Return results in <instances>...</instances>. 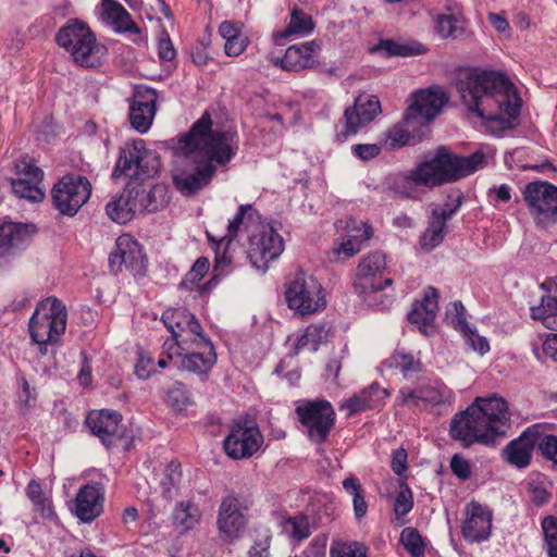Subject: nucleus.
<instances>
[{"instance_id":"1","label":"nucleus","mask_w":557,"mask_h":557,"mask_svg":"<svg viewBox=\"0 0 557 557\" xmlns=\"http://www.w3.org/2000/svg\"><path fill=\"white\" fill-rule=\"evenodd\" d=\"M211 114L206 111L190 128L177 137L158 141L177 158L172 182L183 196L193 197L210 185L216 165L226 166L237 154L239 138L236 131L213 129Z\"/></svg>"},{"instance_id":"2","label":"nucleus","mask_w":557,"mask_h":557,"mask_svg":"<svg viewBox=\"0 0 557 557\" xmlns=\"http://www.w3.org/2000/svg\"><path fill=\"white\" fill-rule=\"evenodd\" d=\"M456 89L468 111L481 120L498 123L503 131L517 127L522 99L505 72L469 67L457 78Z\"/></svg>"},{"instance_id":"3","label":"nucleus","mask_w":557,"mask_h":557,"mask_svg":"<svg viewBox=\"0 0 557 557\" xmlns=\"http://www.w3.org/2000/svg\"><path fill=\"white\" fill-rule=\"evenodd\" d=\"M509 423L507 400L492 394L485 398L476 397L465 410L457 412L450 420L449 435L463 448L474 443L494 447L498 437L506 436Z\"/></svg>"},{"instance_id":"4","label":"nucleus","mask_w":557,"mask_h":557,"mask_svg":"<svg viewBox=\"0 0 557 557\" xmlns=\"http://www.w3.org/2000/svg\"><path fill=\"white\" fill-rule=\"evenodd\" d=\"M448 101L449 95L441 86L416 90L403 120L385 132L389 149L413 147L426 139L431 134L430 123Z\"/></svg>"},{"instance_id":"5","label":"nucleus","mask_w":557,"mask_h":557,"mask_svg":"<svg viewBox=\"0 0 557 557\" xmlns=\"http://www.w3.org/2000/svg\"><path fill=\"white\" fill-rule=\"evenodd\" d=\"M424 171L429 188L456 183L486 164V157L482 150L470 156H459L446 146H440L434 153H426L420 161Z\"/></svg>"},{"instance_id":"6","label":"nucleus","mask_w":557,"mask_h":557,"mask_svg":"<svg viewBox=\"0 0 557 557\" xmlns=\"http://www.w3.org/2000/svg\"><path fill=\"white\" fill-rule=\"evenodd\" d=\"M55 42L73 61L85 69L100 67L108 53L104 45L97 41L95 33L79 18H70L55 34Z\"/></svg>"},{"instance_id":"7","label":"nucleus","mask_w":557,"mask_h":557,"mask_svg":"<svg viewBox=\"0 0 557 557\" xmlns=\"http://www.w3.org/2000/svg\"><path fill=\"white\" fill-rule=\"evenodd\" d=\"M161 158L154 150L146 148L144 139L126 141L120 147L119 159L112 171V177L129 176L131 181H144L159 175Z\"/></svg>"},{"instance_id":"8","label":"nucleus","mask_w":557,"mask_h":557,"mask_svg":"<svg viewBox=\"0 0 557 557\" xmlns=\"http://www.w3.org/2000/svg\"><path fill=\"white\" fill-rule=\"evenodd\" d=\"M65 305L54 296L41 300L28 321V331L35 344H58L66 330Z\"/></svg>"},{"instance_id":"9","label":"nucleus","mask_w":557,"mask_h":557,"mask_svg":"<svg viewBox=\"0 0 557 557\" xmlns=\"http://www.w3.org/2000/svg\"><path fill=\"white\" fill-rule=\"evenodd\" d=\"M249 509L250 502L233 490L222 497L216 515V529L223 543L233 544L243 537L249 523Z\"/></svg>"},{"instance_id":"10","label":"nucleus","mask_w":557,"mask_h":557,"mask_svg":"<svg viewBox=\"0 0 557 557\" xmlns=\"http://www.w3.org/2000/svg\"><path fill=\"white\" fill-rule=\"evenodd\" d=\"M284 296L287 307L302 317L326 307L322 285L314 276H307L301 270L285 284Z\"/></svg>"},{"instance_id":"11","label":"nucleus","mask_w":557,"mask_h":557,"mask_svg":"<svg viewBox=\"0 0 557 557\" xmlns=\"http://www.w3.org/2000/svg\"><path fill=\"white\" fill-rule=\"evenodd\" d=\"M50 196L60 215L73 218L89 200L91 184L84 175L67 173L53 184Z\"/></svg>"},{"instance_id":"12","label":"nucleus","mask_w":557,"mask_h":557,"mask_svg":"<svg viewBox=\"0 0 557 557\" xmlns=\"http://www.w3.org/2000/svg\"><path fill=\"white\" fill-rule=\"evenodd\" d=\"M535 225L547 230L557 223V186L545 181L528 183L522 190Z\"/></svg>"},{"instance_id":"13","label":"nucleus","mask_w":557,"mask_h":557,"mask_svg":"<svg viewBox=\"0 0 557 557\" xmlns=\"http://www.w3.org/2000/svg\"><path fill=\"white\" fill-rule=\"evenodd\" d=\"M295 411L311 441L317 444L327 441L336 421V413L329 400H306Z\"/></svg>"},{"instance_id":"14","label":"nucleus","mask_w":557,"mask_h":557,"mask_svg":"<svg viewBox=\"0 0 557 557\" xmlns=\"http://www.w3.org/2000/svg\"><path fill=\"white\" fill-rule=\"evenodd\" d=\"M263 435L255 420H235L223 441L225 454L233 460L251 458L263 444Z\"/></svg>"},{"instance_id":"15","label":"nucleus","mask_w":557,"mask_h":557,"mask_svg":"<svg viewBox=\"0 0 557 557\" xmlns=\"http://www.w3.org/2000/svg\"><path fill=\"white\" fill-rule=\"evenodd\" d=\"M125 267L134 276H145L148 271V258L143 245L131 235H121L115 248L109 255V269L114 275Z\"/></svg>"},{"instance_id":"16","label":"nucleus","mask_w":557,"mask_h":557,"mask_svg":"<svg viewBox=\"0 0 557 557\" xmlns=\"http://www.w3.org/2000/svg\"><path fill=\"white\" fill-rule=\"evenodd\" d=\"M258 227L259 232L249 236L247 257L253 268L265 272L269 262L283 252L284 242L272 225L262 223Z\"/></svg>"},{"instance_id":"17","label":"nucleus","mask_w":557,"mask_h":557,"mask_svg":"<svg viewBox=\"0 0 557 557\" xmlns=\"http://www.w3.org/2000/svg\"><path fill=\"white\" fill-rule=\"evenodd\" d=\"M122 420V413L116 410H91L86 417L85 424L107 449H111L119 442L129 437L126 428L121 424Z\"/></svg>"},{"instance_id":"18","label":"nucleus","mask_w":557,"mask_h":557,"mask_svg":"<svg viewBox=\"0 0 557 557\" xmlns=\"http://www.w3.org/2000/svg\"><path fill=\"white\" fill-rule=\"evenodd\" d=\"M381 102L377 96L359 95L354 106L346 108L342 120L344 129L336 134V140L344 143L351 135H356L362 127L372 122L381 113Z\"/></svg>"},{"instance_id":"19","label":"nucleus","mask_w":557,"mask_h":557,"mask_svg":"<svg viewBox=\"0 0 557 557\" xmlns=\"http://www.w3.org/2000/svg\"><path fill=\"white\" fill-rule=\"evenodd\" d=\"M321 49L320 40L305 41L289 46L283 58L280 59V65L284 71L300 72L302 70H314L320 73L335 74L336 69L325 66L317 59V52Z\"/></svg>"},{"instance_id":"20","label":"nucleus","mask_w":557,"mask_h":557,"mask_svg":"<svg viewBox=\"0 0 557 557\" xmlns=\"http://www.w3.org/2000/svg\"><path fill=\"white\" fill-rule=\"evenodd\" d=\"M37 232V225L32 222H13L8 216L0 220V259L24 250Z\"/></svg>"},{"instance_id":"21","label":"nucleus","mask_w":557,"mask_h":557,"mask_svg":"<svg viewBox=\"0 0 557 557\" xmlns=\"http://www.w3.org/2000/svg\"><path fill=\"white\" fill-rule=\"evenodd\" d=\"M493 511L486 505L472 500L466 507L461 533L468 543L487 541L492 534Z\"/></svg>"},{"instance_id":"22","label":"nucleus","mask_w":557,"mask_h":557,"mask_svg":"<svg viewBox=\"0 0 557 557\" xmlns=\"http://www.w3.org/2000/svg\"><path fill=\"white\" fill-rule=\"evenodd\" d=\"M125 191L135 202L137 212L154 213L169 202L166 186L162 184H154L147 189L143 182L129 181L125 185Z\"/></svg>"},{"instance_id":"23","label":"nucleus","mask_w":557,"mask_h":557,"mask_svg":"<svg viewBox=\"0 0 557 557\" xmlns=\"http://www.w3.org/2000/svg\"><path fill=\"white\" fill-rule=\"evenodd\" d=\"M104 494L100 482H94L79 487L72 512L83 523H91L103 511Z\"/></svg>"},{"instance_id":"24","label":"nucleus","mask_w":557,"mask_h":557,"mask_svg":"<svg viewBox=\"0 0 557 557\" xmlns=\"http://www.w3.org/2000/svg\"><path fill=\"white\" fill-rule=\"evenodd\" d=\"M536 423L528 426L515 440L510 441L502 450V457L517 469L530 466L532 454L536 448Z\"/></svg>"},{"instance_id":"25","label":"nucleus","mask_w":557,"mask_h":557,"mask_svg":"<svg viewBox=\"0 0 557 557\" xmlns=\"http://www.w3.org/2000/svg\"><path fill=\"white\" fill-rule=\"evenodd\" d=\"M385 186L388 190L408 199L413 198L416 187L424 186L429 188V184L420 162L407 172H398L388 175L385 180Z\"/></svg>"},{"instance_id":"26","label":"nucleus","mask_w":557,"mask_h":557,"mask_svg":"<svg viewBox=\"0 0 557 557\" xmlns=\"http://www.w3.org/2000/svg\"><path fill=\"white\" fill-rule=\"evenodd\" d=\"M393 284L392 278H385L380 282H356L352 283L354 293L362 299L364 304L375 310H386L393 304L391 296L382 294V292Z\"/></svg>"},{"instance_id":"27","label":"nucleus","mask_w":557,"mask_h":557,"mask_svg":"<svg viewBox=\"0 0 557 557\" xmlns=\"http://www.w3.org/2000/svg\"><path fill=\"white\" fill-rule=\"evenodd\" d=\"M428 49L417 40L400 42L389 38H381L370 52L381 53L384 58L413 57L424 54Z\"/></svg>"},{"instance_id":"28","label":"nucleus","mask_w":557,"mask_h":557,"mask_svg":"<svg viewBox=\"0 0 557 557\" xmlns=\"http://www.w3.org/2000/svg\"><path fill=\"white\" fill-rule=\"evenodd\" d=\"M263 222L262 215L251 203L240 205L234 218L230 220L227 225V233L224 236L227 238V245L237 237L238 232L244 227L248 230L252 226L261 225Z\"/></svg>"},{"instance_id":"29","label":"nucleus","mask_w":557,"mask_h":557,"mask_svg":"<svg viewBox=\"0 0 557 557\" xmlns=\"http://www.w3.org/2000/svg\"><path fill=\"white\" fill-rule=\"evenodd\" d=\"M209 348L205 356L201 352H185L183 358L175 361L177 370H186L196 374H207L216 362V352L214 346H202Z\"/></svg>"},{"instance_id":"30","label":"nucleus","mask_w":557,"mask_h":557,"mask_svg":"<svg viewBox=\"0 0 557 557\" xmlns=\"http://www.w3.org/2000/svg\"><path fill=\"white\" fill-rule=\"evenodd\" d=\"M201 511L193 500H183L175 505L172 524L181 534L193 530L201 521Z\"/></svg>"},{"instance_id":"31","label":"nucleus","mask_w":557,"mask_h":557,"mask_svg":"<svg viewBox=\"0 0 557 557\" xmlns=\"http://www.w3.org/2000/svg\"><path fill=\"white\" fill-rule=\"evenodd\" d=\"M136 205L131 199L128 193L123 191L112 197L106 206V213L110 220L119 224H126L132 221L136 214Z\"/></svg>"},{"instance_id":"32","label":"nucleus","mask_w":557,"mask_h":557,"mask_svg":"<svg viewBox=\"0 0 557 557\" xmlns=\"http://www.w3.org/2000/svg\"><path fill=\"white\" fill-rule=\"evenodd\" d=\"M101 5L107 18L114 25L119 33L128 32L138 34L139 27L132 21L131 14L116 0H101Z\"/></svg>"},{"instance_id":"33","label":"nucleus","mask_w":557,"mask_h":557,"mask_svg":"<svg viewBox=\"0 0 557 557\" xmlns=\"http://www.w3.org/2000/svg\"><path fill=\"white\" fill-rule=\"evenodd\" d=\"M314 29V22L311 15L306 14L298 8H294L290 12V21L287 27L273 35V40L276 46H283L285 40L295 34H308Z\"/></svg>"},{"instance_id":"34","label":"nucleus","mask_w":557,"mask_h":557,"mask_svg":"<svg viewBox=\"0 0 557 557\" xmlns=\"http://www.w3.org/2000/svg\"><path fill=\"white\" fill-rule=\"evenodd\" d=\"M554 284L553 293L544 295L540 305L531 307L530 311L533 320L542 321L545 327L557 331V278Z\"/></svg>"},{"instance_id":"35","label":"nucleus","mask_w":557,"mask_h":557,"mask_svg":"<svg viewBox=\"0 0 557 557\" xmlns=\"http://www.w3.org/2000/svg\"><path fill=\"white\" fill-rule=\"evenodd\" d=\"M399 405L419 406V401L431 405H440L444 403V396L440 388L433 386H421L414 389L406 391L401 388L397 397Z\"/></svg>"},{"instance_id":"36","label":"nucleus","mask_w":557,"mask_h":557,"mask_svg":"<svg viewBox=\"0 0 557 557\" xmlns=\"http://www.w3.org/2000/svg\"><path fill=\"white\" fill-rule=\"evenodd\" d=\"M440 292L434 286H428L423 292L421 299H416L410 310V317L418 315V309L424 310V318L422 319L424 324H434L436 320L438 307Z\"/></svg>"},{"instance_id":"37","label":"nucleus","mask_w":557,"mask_h":557,"mask_svg":"<svg viewBox=\"0 0 557 557\" xmlns=\"http://www.w3.org/2000/svg\"><path fill=\"white\" fill-rule=\"evenodd\" d=\"M386 267L385 255L381 251L370 252L357 267L356 282H375V275Z\"/></svg>"},{"instance_id":"38","label":"nucleus","mask_w":557,"mask_h":557,"mask_svg":"<svg viewBox=\"0 0 557 557\" xmlns=\"http://www.w3.org/2000/svg\"><path fill=\"white\" fill-rule=\"evenodd\" d=\"M186 308H173L163 312L161 321L165 327L171 332L173 338H180L181 333L187 330L189 317L193 315Z\"/></svg>"},{"instance_id":"39","label":"nucleus","mask_w":557,"mask_h":557,"mask_svg":"<svg viewBox=\"0 0 557 557\" xmlns=\"http://www.w3.org/2000/svg\"><path fill=\"white\" fill-rule=\"evenodd\" d=\"M387 368L399 369L405 376L408 373H420L423 371V364L419 359H414L410 352L395 350L394 354L383 362Z\"/></svg>"},{"instance_id":"40","label":"nucleus","mask_w":557,"mask_h":557,"mask_svg":"<svg viewBox=\"0 0 557 557\" xmlns=\"http://www.w3.org/2000/svg\"><path fill=\"white\" fill-rule=\"evenodd\" d=\"M536 437L537 454L557 467V435L545 433L542 424L536 423Z\"/></svg>"},{"instance_id":"41","label":"nucleus","mask_w":557,"mask_h":557,"mask_svg":"<svg viewBox=\"0 0 557 557\" xmlns=\"http://www.w3.org/2000/svg\"><path fill=\"white\" fill-rule=\"evenodd\" d=\"M207 238L215 253L213 272L220 273L224 276L225 269L232 263V257L228 255L230 245H227V238L223 236L222 238L216 239L208 232Z\"/></svg>"},{"instance_id":"42","label":"nucleus","mask_w":557,"mask_h":557,"mask_svg":"<svg viewBox=\"0 0 557 557\" xmlns=\"http://www.w3.org/2000/svg\"><path fill=\"white\" fill-rule=\"evenodd\" d=\"M399 542L411 557H424L426 543L416 528H405L400 533Z\"/></svg>"},{"instance_id":"43","label":"nucleus","mask_w":557,"mask_h":557,"mask_svg":"<svg viewBox=\"0 0 557 557\" xmlns=\"http://www.w3.org/2000/svg\"><path fill=\"white\" fill-rule=\"evenodd\" d=\"M446 322L461 334H472V327L466 319V308L461 300L451 304V308H447L445 312Z\"/></svg>"},{"instance_id":"44","label":"nucleus","mask_w":557,"mask_h":557,"mask_svg":"<svg viewBox=\"0 0 557 557\" xmlns=\"http://www.w3.org/2000/svg\"><path fill=\"white\" fill-rule=\"evenodd\" d=\"M157 91L145 85H137L134 88L133 97L129 101L131 108H144L145 110L157 111Z\"/></svg>"},{"instance_id":"45","label":"nucleus","mask_w":557,"mask_h":557,"mask_svg":"<svg viewBox=\"0 0 557 557\" xmlns=\"http://www.w3.org/2000/svg\"><path fill=\"white\" fill-rule=\"evenodd\" d=\"M210 261L207 257H199L191 269L186 273L185 278L180 283V289L191 290V286L200 282L208 273Z\"/></svg>"},{"instance_id":"46","label":"nucleus","mask_w":557,"mask_h":557,"mask_svg":"<svg viewBox=\"0 0 557 557\" xmlns=\"http://www.w3.org/2000/svg\"><path fill=\"white\" fill-rule=\"evenodd\" d=\"M436 28L443 38L453 37L454 39H460L468 36L467 29L458 27L457 18L451 14H441L436 21Z\"/></svg>"},{"instance_id":"47","label":"nucleus","mask_w":557,"mask_h":557,"mask_svg":"<svg viewBox=\"0 0 557 557\" xmlns=\"http://www.w3.org/2000/svg\"><path fill=\"white\" fill-rule=\"evenodd\" d=\"M189 393L182 382H175L168 391L166 405L174 411H183L189 405Z\"/></svg>"},{"instance_id":"48","label":"nucleus","mask_w":557,"mask_h":557,"mask_svg":"<svg viewBox=\"0 0 557 557\" xmlns=\"http://www.w3.org/2000/svg\"><path fill=\"white\" fill-rule=\"evenodd\" d=\"M11 186L14 194L21 198L40 201L45 197V194L28 178H11Z\"/></svg>"},{"instance_id":"49","label":"nucleus","mask_w":557,"mask_h":557,"mask_svg":"<svg viewBox=\"0 0 557 557\" xmlns=\"http://www.w3.org/2000/svg\"><path fill=\"white\" fill-rule=\"evenodd\" d=\"M156 111L145 110L144 108H131L128 120L132 127L140 134H145L151 127Z\"/></svg>"},{"instance_id":"50","label":"nucleus","mask_w":557,"mask_h":557,"mask_svg":"<svg viewBox=\"0 0 557 557\" xmlns=\"http://www.w3.org/2000/svg\"><path fill=\"white\" fill-rule=\"evenodd\" d=\"M182 479L181 463L176 460H171L164 471V476L161 480L162 494L164 498H172V488L175 487Z\"/></svg>"},{"instance_id":"51","label":"nucleus","mask_w":557,"mask_h":557,"mask_svg":"<svg viewBox=\"0 0 557 557\" xmlns=\"http://www.w3.org/2000/svg\"><path fill=\"white\" fill-rule=\"evenodd\" d=\"M399 492L394 502V512L397 519L409 513L413 508V496L409 485L401 481Z\"/></svg>"},{"instance_id":"52","label":"nucleus","mask_w":557,"mask_h":557,"mask_svg":"<svg viewBox=\"0 0 557 557\" xmlns=\"http://www.w3.org/2000/svg\"><path fill=\"white\" fill-rule=\"evenodd\" d=\"M271 542L272 534L269 529L257 530V536L248 549L247 557H270Z\"/></svg>"},{"instance_id":"53","label":"nucleus","mask_w":557,"mask_h":557,"mask_svg":"<svg viewBox=\"0 0 557 557\" xmlns=\"http://www.w3.org/2000/svg\"><path fill=\"white\" fill-rule=\"evenodd\" d=\"M436 230H424L419 238V244L421 248L425 251H431L438 247L447 233V225L441 222Z\"/></svg>"},{"instance_id":"54","label":"nucleus","mask_w":557,"mask_h":557,"mask_svg":"<svg viewBox=\"0 0 557 557\" xmlns=\"http://www.w3.org/2000/svg\"><path fill=\"white\" fill-rule=\"evenodd\" d=\"M544 539L549 557H557V517L547 516L542 521Z\"/></svg>"},{"instance_id":"55","label":"nucleus","mask_w":557,"mask_h":557,"mask_svg":"<svg viewBox=\"0 0 557 557\" xmlns=\"http://www.w3.org/2000/svg\"><path fill=\"white\" fill-rule=\"evenodd\" d=\"M367 403L371 405L370 410L381 409L385 399L389 396V391L381 387L377 382H373L368 387L361 389Z\"/></svg>"},{"instance_id":"56","label":"nucleus","mask_w":557,"mask_h":557,"mask_svg":"<svg viewBox=\"0 0 557 557\" xmlns=\"http://www.w3.org/2000/svg\"><path fill=\"white\" fill-rule=\"evenodd\" d=\"M449 468L451 473L462 482L470 480L472 476V466L470 461L459 453L451 456Z\"/></svg>"},{"instance_id":"57","label":"nucleus","mask_w":557,"mask_h":557,"mask_svg":"<svg viewBox=\"0 0 557 557\" xmlns=\"http://www.w3.org/2000/svg\"><path fill=\"white\" fill-rule=\"evenodd\" d=\"M285 523L292 527L290 535L294 539L302 541L310 536V525L306 515L299 513L295 517H289Z\"/></svg>"},{"instance_id":"58","label":"nucleus","mask_w":557,"mask_h":557,"mask_svg":"<svg viewBox=\"0 0 557 557\" xmlns=\"http://www.w3.org/2000/svg\"><path fill=\"white\" fill-rule=\"evenodd\" d=\"M372 236L371 226H367L364 228L363 234L361 235L362 239H358L356 236H349L346 240H344L338 249V253H343L346 257H352L361 250V244L363 240H368Z\"/></svg>"},{"instance_id":"59","label":"nucleus","mask_w":557,"mask_h":557,"mask_svg":"<svg viewBox=\"0 0 557 557\" xmlns=\"http://www.w3.org/2000/svg\"><path fill=\"white\" fill-rule=\"evenodd\" d=\"M57 124L52 115H46L36 129V139L38 141L50 144L58 135Z\"/></svg>"},{"instance_id":"60","label":"nucleus","mask_w":557,"mask_h":557,"mask_svg":"<svg viewBox=\"0 0 557 557\" xmlns=\"http://www.w3.org/2000/svg\"><path fill=\"white\" fill-rule=\"evenodd\" d=\"M312 344V351H317L320 345L327 343L331 327L326 323L310 324L307 329Z\"/></svg>"},{"instance_id":"61","label":"nucleus","mask_w":557,"mask_h":557,"mask_svg":"<svg viewBox=\"0 0 557 557\" xmlns=\"http://www.w3.org/2000/svg\"><path fill=\"white\" fill-rule=\"evenodd\" d=\"M331 557H367V547L363 544L354 542L342 544L338 547H331Z\"/></svg>"},{"instance_id":"62","label":"nucleus","mask_w":557,"mask_h":557,"mask_svg":"<svg viewBox=\"0 0 557 557\" xmlns=\"http://www.w3.org/2000/svg\"><path fill=\"white\" fill-rule=\"evenodd\" d=\"M188 317L189 322L186 331H189L196 336L193 342L197 345V347L201 348L202 346H214L211 338L205 333L197 317L195 314Z\"/></svg>"},{"instance_id":"63","label":"nucleus","mask_w":557,"mask_h":557,"mask_svg":"<svg viewBox=\"0 0 557 557\" xmlns=\"http://www.w3.org/2000/svg\"><path fill=\"white\" fill-rule=\"evenodd\" d=\"M382 146L377 144H356L351 146V153L361 161H370L380 156Z\"/></svg>"},{"instance_id":"64","label":"nucleus","mask_w":557,"mask_h":557,"mask_svg":"<svg viewBox=\"0 0 557 557\" xmlns=\"http://www.w3.org/2000/svg\"><path fill=\"white\" fill-rule=\"evenodd\" d=\"M327 537L318 535L311 540L308 547L299 555L300 557H325Z\"/></svg>"}]
</instances>
